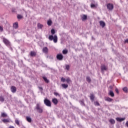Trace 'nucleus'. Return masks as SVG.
<instances>
[{
    "mask_svg": "<svg viewBox=\"0 0 128 128\" xmlns=\"http://www.w3.org/2000/svg\"><path fill=\"white\" fill-rule=\"evenodd\" d=\"M0 102H4V98L2 96H0Z\"/></svg>",
    "mask_w": 128,
    "mask_h": 128,
    "instance_id": "28",
    "label": "nucleus"
},
{
    "mask_svg": "<svg viewBox=\"0 0 128 128\" xmlns=\"http://www.w3.org/2000/svg\"><path fill=\"white\" fill-rule=\"evenodd\" d=\"M68 50H62V54H68Z\"/></svg>",
    "mask_w": 128,
    "mask_h": 128,
    "instance_id": "30",
    "label": "nucleus"
},
{
    "mask_svg": "<svg viewBox=\"0 0 128 128\" xmlns=\"http://www.w3.org/2000/svg\"><path fill=\"white\" fill-rule=\"evenodd\" d=\"M30 56H36V52L34 51H31L30 52Z\"/></svg>",
    "mask_w": 128,
    "mask_h": 128,
    "instance_id": "14",
    "label": "nucleus"
},
{
    "mask_svg": "<svg viewBox=\"0 0 128 128\" xmlns=\"http://www.w3.org/2000/svg\"><path fill=\"white\" fill-rule=\"evenodd\" d=\"M52 102L55 104V106H56L58 104V99L56 98H54L52 99Z\"/></svg>",
    "mask_w": 128,
    "mask_h": 128,
    "instance_id": "9",
    "label": "nucleus"
},
{
    "mask_svg": "<svg viewBox=\"0 0 128 128\" xmlns=\"http://www.w3.org/2000/svg\"><path fill=\"white\" fill-rule=\"evenodd\" d=\"M126 126H128V121L126 122Z\"/></svg>",
    "mask_w": 128,
    "mask_h": 128,
    "instance_id": "46",
    "label": "nucleus"
},
{
    "mask_svg": "<svg viewBox=\"0 0 128 128\" xmlns=\"http://www.w3.org/2000/svg\"><path fill=\"white\" fill-rule=\"evenodd\" d=\"M42 78L44 80L45 82H46V84H48V82H50V80H48L46 77L43 76Z\"/></svg>",
    "mask_w": 128,
    "mask_h": 128,
    "instance_id": "20",
    "label": "nucleus"
},
{
    "mask_svg": "<svg viewBox=\"0 0 128 128\" xmlns=\"http://www.w3.org/2000/svg\"><path fill=\"white\" fill-rule=\"evenodd\" d=\"M44 104L46 106H48L49 108L52 107V102L48 98H45L44 100Z\"/></svg>",
    "mask_w": 128,
    "mask_h": 128,
    "instance_id": "2",
    "label": "nucleus"
},
{
    "mask_svg": "<svg viewBox=\"0 0 128 128\" xmlns=\"http://www.w3.org/2000/svg\"><path fill=\"white\" fill-rule=\"evenodd\" d=\"M66 70H70V65H66Z\"/></svg>",
    "mask_w": 128,
    "mask_h": 128,
    "instance_id": "39",
    "label": "nucleus"
},
{
    "mask_svg": "<svg viewBox=\"0 0 128 128\" xmlns=\"http://www.w3.org/2000/svg\"><path fill=\"white\" fill-rule=\"evenodd\" d=\"M38 88H40V90H42V87H38Z\"/></svg>",
    "mask_w": 128,
    "mask_h": 128,
    "instance_id": "45",
    "label": "nucleus"
},
{
    "mask_svg": "<svg viewBox=\"0 0 128 128\" xmlns=\"http://www.w3.org/2000/svg\"><path fill=\"white\" fill-rule=\"evenodd\" d=\"M15 124H17V126H20V121L16 119L15 120Z\"/></svg>",
    "mask_w": 128,
    "mask_h": 128,
    "instance_id": "32",
    "label": "nucleus"
},
{
    "mask_svg": "<svg viewBox=\"0 0 128 128\" xmlns=\"http://www.w3.org/2000/svg\"><path fill=\"white\" fill-rule=\"evenodd\" d=\"M52 24V21L51 20H48V21L47 22V24L49 26H50Z\"/></svg>",
    "mask_w": 128,
    "mask_h": 128,
    "instance_id": "18",
    "label": "nucleus"
},
{
    "mask_svg": "<svg viewBox=\"0 0 128 128\" xmlns=\"http://www.w3.org/2000/svg\"><path fill=\"white\" fill-rule=\"evenodd\" d=\"M1 116L2 118H6V116H8V114H6L4 112H2L1 114Z\"/></svg>",
    "mask_w": 128,
    "mask_h": 128,
    "instance_id": "24",
    "label": "nucleus"
},
{
    "mask_svg": "<svg viewBox=\"0 0 128 128\" xmlns=\"http://www.w3.org/2000/svg\"><path fill=\"white\" fill-rule=\"evenodd\" d=\"M51 34L52 35L54 34H56V31L54 30V29H52L51 30Z\"/></svg>",
    "mask_w": 128,
    "mask_h": 128,
    "instance_id": "35",
    "label": "nucleus"
},
{
    "mask_svg": "<svg viewBox=\"0 0 128 128\" xmlns=\"http://www.w3.org/2000/svg\"><path fill=\"white\" fill-rule=\"evenodd\" d=\"M43 26H44L42 24H40V23H38V28L42 29Z\"/></svg>",
    "mask_w": 128,
    "mask_h": 128,
    "instance_id": "23",
    "label": "nucleus"
},
{
    "mask_svg": "<svg viewBox=\"0 0 128 128\" xmlns=\"http://www.w3.org/2000/svg\"><path fill=\"white\" fill-rule=\"evenodd\" d=\"M116 92L117 94H118V88L116 89Z\"/></svg>",
    "mask_w": 128,
    "mask_h": 128,
    "instance_id": "42",
    "label": "nucleus"
},
{
    "mask_svg": "<svg viewBox=\"0 0 128 128\" xmlns=\"http://www.w3.org/2000/svg\"><path fill=\"white\" fill-rule=\"evenodd\" d=\"M66 82L67 84H70L72 82V80H70V77H68L66 79Z\"/></svg>",
    "mask_w": 128,
    "mask_h": 128,
    "instance_id": "21",
    "label": "nucleus"
},
{
    "mask_svg": "<svg viewBox=\"0 0 128 128\" xmlns=\"http://www.w3.org/2000/svg\"><path fill=\"white\" fill-rule=\"evenodd\" d=\"M104 100L106 102H112V99L110 98L109 97H105L104 98Z\"/></svg>",
    "mask_w": 128,
    "mask_h": 128,
    "instance_id": "19",
    "label": "nucleus"
},
{
    "mask_svg": "<svg viewBox=\"0 0 128 128\" xmlns=\"http://www.w3.org/2000/svg\"><path fill=\"white\" fill-rule=\"evenodd\" d=\"M88 18V16L86 14H83L82 17V21L84 20H86Z\"/></svg>",
    "mask_w": 128,
    "mask_h": 128,
    "instance_id": "13",
    "label": "nucleus"
},
{
    "mask_svg": "<svg viewBox=\"0 0 128 128\" xmlns=\"http://www.w3.org/2000/svg\"><path fill=\"white\" fill-rule=\"evenodd\" d=\"M99 22L100 26H102V28H104V26H106V22H104V21L100 20Z\"/></svg>",
    "mask_w": 128,
    "mask_h": 128,
    "instance_id": "10",
    "label": "nucleus"
},
{
    "mask_svg": "<svg viewBox=\"0 0 128 128\" xmlns=\"http://www.w3.org/2000/svg\"><path fill=\"white\" fill-rule=\"evenodd\" d=\"M90 100H94V95L90 94Z\"/></svg>",
    "mask_w": 128,
    "mask_h": 128,
    "instance_id": "25",
    "label": "nucleus"
},
{
    "mask_svg": "<svg viewBox=\"0 0 128 128\" xmlns=\"http://www.w3.org/2000/svg\"><path fill=\"white\" fill-rule=\"evenodd\" d=\"M116 120L118 122H124L126 120V118H116Z\"/></svg>",
    "mask_w": 128,
    "mask_h": 128,
    "instance_id": "15",
    "label": "nucleus"
},
{
    "mask_svg": "<svg viewBox=\"0 0 128 128\" xmlns=\"http://www.w3.org/2000/svg\"><path fill=\"white\" fill-rule=\"evenodd\" d=\"M48 40H53L54 42V44H56V42H58V36L56 35H50L48 36Z\"/></svg>",
    "mask_w": 128,
    "mask_h": 128,
    "instance_id": "1",
    "label": "nucleus"
},
{
    "mask_svg": "<svg viewBox=\"0 0 128 128\" xmlns=\"http://www.w3.org/2000/svg\"><path fill=\"white\" fill-rule=\"evenodd\" d=\"M108 69V66H106L105 64L101 65V72H102V74H104V72H106Z\"/></svg>",
    "mask_w": 128,
    "mask_h": 128,
    "instance_id": "4",
    "label": "nucleus"
},
{
    "mask_svg": "<svg viewBox=\"0 0 128 128\" xmlns=\"http://www.w3.org/2000/svg\"><path fill=\"white\" fill-rule=\"evenodd\" d=\"M123 90L124 92L127 93L128 92V88L124 87L123 88Z\"/></svg>",
    "mask_w": 128,
    "mask_h": 128,
    "instance_id": "33",
    "label": "nucleus"
},
{
    "mask_svg": "<svg viewBox=\"0 0 128 128\" xmlns=\"http://www.w3.org/2000/svg\"><path fill=\"white\" fill-rule=\"evenodd\" d=\"M110 88V90H112V86H110V88Z\"/></svg>",
    "mask_w": 128,
    "mask_h": 128,
    "instance_id": "47",
    "label": "nucleus"
},
{
    "mask_svg": "<svg viewBox=\"0 0 128 128\" xmlns=\"http://www.w3.org/2000/svg\"><path fill=\"white\" fill-rule=\"evenodd\" d=\"M8 128H14V126H10Z\"/></svg>",
    "mask_w": 128,
    "mask_h": 128,
    "instance_id": "43",
    "label": "nucleus"
},
{
    "mask_svg": "<svg viewBox=\"0 0 128 128\" xmlns=\"http://www.w3.org/2000/svg\"><path fill=\"white\" fill-rule=\"evenodd\" d=\"M52 60H54V57H52Z\"/></svg>",
    "mask_w": 128,
    "mask_h": 128,
    "instance_id": "50",
    "label": "nucleus"
},
{
    "mask_svg": "<svg viewBox=\"0 0 128 128\" xmlns=\"http://www.w3.org/2000/svg\"><path fill=\"white\" fill-rule=\"evenodd\" d=\"M81 106H86V104H84V100H81L80 102Z\"/></svg>",
    "mask_w": 128,
    "mask_h": 128,
    "instance_id": "27",
    "label": "nucleus"
},
{
    "mask_svg": "<svg viewBox=\"0 0 128 128\" xmlns=\"http://www.w3.org/2000/svg\"><path fill=\"white\" fill-rule=\"evenodd\" d=\"M114 122H114V120H112V124H114Z\"/></svg>",
    "mask_w": 128,
    "mask_h": 128,
    "instance_id": "48",
    "label": "nucleus"
},
{
    "mask_svg": "<svg viewBox=\"0 0 128 128\" xmlns=\"http://www.w3.org/2000/svg\"><path fill=\"white\" fill-rule=\"evenodd\" d=\"M90 8H98V4H94L93 3H91Z\"/></svg>",
    "mask_w": 128,
    "mask_h": 128,
    "instance_id": "11",
    "label": "nucleus"
},
{
    "mask_svg": "<svg viewBox=\"0 0 128 128\" xmlns=\"http://www.w3.org/2000/svg\"><path fill=\"white\" fill-rule=\"evenodd\" d=\"M4 32V28H2V26H0V32Z\"/></svg>",
    "mask_w": 128,
    "mask_h": 128,
    "instance_id": "37",
    "label": "nucleus"
},
{
    "mask_svg": "<svg viewBox=\"0 0 128 128\" xmlns=\"http://www.w3.org/2000/svg\"><path fill=\"white\" fill-rule=\"evenodd\" d=\"M107 8L108 10H112V4H107Z\"/></svg>",
    "mask_w": 128,
    "mask_h": 128,
    "instance_id": "16",
    "label": "nucleus"
},
{
    "mask_svg": "<svg viewBox=\"0 0 128 128\" xmlns=\"http://www.w3.org/2000/svg\"><path fill=\"white\" fill-rule=\"evenodd\" d=\"M62 88H68V84H62Z\"/></svg>",
    "mask_w": 128,
    "mask_h": 128,
    "instance_id": "17",
    "label": "nucleus"
},
{
    "mask_svg": "<svg viewBox=\"0 0 128 128\" xmlns=\"http://www.w3.org/2000/svg\"><path fill=\"white\" fill-rule=\"evenodd\" d=\"M66 80V78H64V77H62L61 78V82H64Z\"/></svg>",
    "mask_w": 128,
    "mask_h": 128,
    "instance_id": "36",
    "label": "nucleus"
},
{
    "mask_svg": "<svg viewBox=\"0 0 128 128\" xmlns=\"http://www.w3.org/2000/svg\"><path fill=\"white\" fill-rule=\"evenodd\" d=\"M94 104H95V106H100V103H98V102H94Z\"/></svg>",
    "mask_w": 128,
    "mask_h": 128,
    "instance_id": "40",
    "label": "nucleus"
},
{
    "mask_svg": "<svg viewBox=\"0 0 128 128\" xmlns=\"http://www.w3.org/2000/svg\"><path fill=\"white\" fill-rule=\"evenodd\" d=\"M54 96H60V94H59L58 93L56 92H54Z\"/></svg>",
    "mask_w": 128,
    "mask_h": 128,
    "instance_id": "38",
    "label": "nucleus"
},
{
    "mask_svg": "<svg viewBox=\"0 0 128 128\" xmlns=\"http://www.w3.org/2000/svg\"><path fill=\"white\" fill-rule=\"evenodd\" d=\"M108 94H109V96H112V90H110Z\"/></svg>",
    "mask_w": 128,
    "mask_h": 128,
    "instance_id": "34",
    "label": "nucleus"
},
{
    "mask_svg": "<svg viewBox=\"0 0 128 128\" xmlns=\"http://www.w3.org/2000/svg\"><path fill=\"white\" fill-rule=\"evenodd\" d=\"M56 58L57 60H62L64 58V56L62 54H58L56 56Z\"/></svg>",
    "mask_w": 128,
    "mask_h": 128,
    "instance_id": "7",
    "label": "nucleus"
},
{
    "mask_svg": "<svg viewBox=\"0 0 128 128\" xmlns=\"http://www.w3.org/2000/svg\"><path fill=\"white\" fill-rule=\"evenodd\" d=\"M110 122L111 124H112V119H110Z\"/></svg>",
    "mask_w": 128,
    "mask_h": 128,
    "instance_id": "44",
    "label": "nucleus"
},
{
    "mask_svg": "<svg viewBox=\"0 0 128 128\" xmlns=\"http://www.w3.org/2000/svg\"><path fill=\"white\" fill-rule=\"evenodd\" d=\"M112 96H114V94L112 93Z\"/></svg>",
    "mask_w": 128,
    "mask_h": 128,
    "instance_id": "49",
    "label": "nucleus"
},
{
    "mask_svg": "<svg viewBox=\"0 0 128 128\" xmlns=\"http://www.w3.org/2000/svg\"><path fill=\"white\" fill-rule=\"evenodd\" d=\"M3 42L6 46L10 47L11 46L10 42L8 39L3 38H2Z\"/></svg>",
    "mask_w": 128,
    "mask_h": 128,
    "instance_id": "3",
    "label": "nucleus"
},
{
    "mask_svg": "<svg viewBox=\"0 0 128 128\" xmlns=\"http://www.w3.org/2000/svg\"><path fill=\"white\" fill-rule=\"evenodd\" d=\"M124 42L125 44H128V39H126V40H125Z\"/></svg>",
    "mask_w": 128,
    "mask_h": 128,
    "instance_id": "41",
    "label": "nucleus"
},
{
    "mask_svg": "<svg viewBox=\"0 0 128 128\" xmlns=\"http://www.w3.org/2000/svg\"><path fill=\"white\" fill-rule=\"evenodd\" d=\"M42 52L44 54H48V47H44L42 48Z\"/></svg>",
    "mask_w": 128,
    "mask_h": 128,
    "instance_id": "6",
    "label": "nucleus"
},
{
    "mask_svg": "<svg viewBox=\"0 0 128 128\" xmlns=\"http://www.w3.org/2000/svg\"><path fill=\"white\" fill-rule=\"evenodd\" d=\"M13 28H18V22H16L13 24Z\"/></svg>",
    "mask_w": 128,
    "mask_h": 128,
    "instance_id": "12",
    "label": "nucleus"
},
{
    "mask_svg": "<svg viewBox=\"0 0 128 128\" xmlns=\"http://www.w3.org/2000/svg\"><path fill=\"white\" fill-rule=\"evenodd\" d=\"M10 90L13 94H14V92H16V87L14 86H12L10 88Z\"/></svg>",
    "mask_w": 128,
    "mask_h": 128,
    "instance_id": "8",
    "label": "nucleus"
},
{
    "mask_svg": "<svg viewBox=\"0 0 128 128\" xmlns=\"http://www.w3.org/2000/svg\"><path fill=\"white\" fill-rule=\"evenodd\" d=\"M86 82H92V79H90V78L87 76L86 78Z\"/></svg>",
    "mask_w": 128,
    "mask_h": 128,
    "instance_id": "26",
    "label": "nucleus"
},
{
    "mask_svg": "<svg viewBox=\"0 0 128 128\" xmlns=\"http://www.w3.org/2000/svg\"><path fill=\"white\" fill-rule=\"evenodd\" d=\"M26 120L28 122H32V118L30 117L26 116Z\"/></svg>",
    "mask_w": 128,
    "mask_h": 128,
    "instance_id": "22",
    "label": "nucleus"
},
{
    "mask_svg": "<svg viewBox=\"0 0 128 128\" xmlns=\"http://www.w3.org/2000/svg\"><path fill=\"white\" fill-rule=\"evenodd\" d=\"M36 110H38V112H39V114H42L43 112L42 108H40V106L38 104H36Z\"/></svg>",
    "mask_w": 128,
    "mask_h": 128,
    "instance_id": "5",
    "label": "nucleus"
},
{
    "mask_svg": "<svg viewBox=\"0 0 128 128\" xmlns=\"http://www.w3.org/2000/svg\"><path fill=\"white\" fill-rule=\"evenodd\" d=\"M0 46H1V45H0Z\"/></svg>",
    "mask_w": 128,
    "mask_h": 128,
    "instance_id": "51",
    "label": "nucleus"
},
{
    "mask_svg": "<svg viewBox=\"0 0 128 128\" xmlns=\"http://www.w3.org/2000/svg\"><path fill=\"white\" fill-rule=\"evenodd\" d=\"M2 122L4 123L10 122V120H8V119H4V120H2Z\"/></svg>",
    "mask_w": 128,
    "mask_h": 128,
    "instance_id": "31",
    "label": "nucleus"
},
{
    "mask_svg": "<svg viewBox=\"0 0 128 128\" xmlns=\"http://www.w3.org/2000/svg\"><path fill=\"white\" fill-rule=\"evenodd\" d=\"M17 18H18V20H22V16L20 14H18Z\"/></svg>",
    "mask_w": 128,
    "mask_h": 128,
    "instance_id": "29",
    "label": "nucleus"
}]
</instances>
